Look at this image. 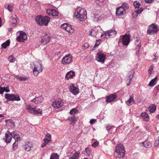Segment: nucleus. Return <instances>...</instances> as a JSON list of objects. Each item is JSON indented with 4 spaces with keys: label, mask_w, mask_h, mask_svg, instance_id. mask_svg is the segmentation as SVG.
Listing matches in <instances>:
<instances>
[{
    "label": "nucleus",
    "mask_w": 159,
    "mask_h": 159,
    "mask_svg": "<svg viewBox=\"0 0 159 159\" xmlns=\"http://www.w3.org/2000/svg\"><path fill=\"white\" fill-rule=\"evenodd\" d=\"M50 18L48 16H42L38 15L35 18V20L38 25H41L47 26L50 20Z\"/></svg>",
    "instance_id": "f257e3e1"
},
{
    "label": "nucleus",
    "mask_w": 159,
    "mask_h": 159,
    "mask_svg": "<svg viewBox=\"0 0 159 159\" xmlns=\"http://www.w3.org/2000/svg\"><path fill=\"white\" fill-rule=\"evenodd\" d=\"M74 13V16L80 20L83 21L86 18V11H75Z\"/></svg>",
    "instance_id": "f03ea898"
},
{
    "label": "nucleus",
    "mask_w": 159,
    "mask_h": 159,
    "mask_svg": "<svg viewBox=\"0 0 159 159\" xmlns=\"http://www.w3.org/2000/svg\"><path fill=\"white\" fill-rule=\"evenodd\" d=\"M159 30V28L155 24H152L148 26L147 33L150 35L155 34Z\"/></svg>",
    "instance_id": "7ed1b4c3"
},
{
    "label": "nucleus",
    "mask_w": 159,
    "mask_h": 159,
    "mask_svg": "<svg viewBox=\"0 0 159 159\" xmlns=\"http://www.w3.org/2000/svg\"><path fill=\"white\" fill-rule=\"evenodd\" d=\"M42 65L40 62H36L34 66L33 70L34 75L37 76L39 73L43 71Z\"/></svg>",
    "instance_id": "20e7f679"
},
{
    "label": "nucleus",
    "mask_w": 159,
    "mask_h": 159,
    "mask_svg": "<svg viewBox=\"0 0 159 159\" xmlns=\"http://www.w3.org/2000/svg\"><path fill=\"white\" fill-rule=\"evenodd\" d=\"M115 152L118 154V157L120 158H122L125 156V150L122 145H117L116 147Z\"/></svg>",
    "instance_id": "39448f33"
},
{
    "label": "nucleus",
    "mask_w": 159,
    "mask_h": 159,
    "mask_svg": "<svg viewBox=\"0 0 159 159\" xmlns=\"http://www.w3.org/2000/svg\"><path fill=\"white\" fill-rule=\"evenodd\" d=\"M36 106L33 107L30 105H28L26 107V109L28 110V112L31 113H33L34 114H41L42 111L40 109L37 110L36 109Z\"/></svg>",
    "instance_id": "423d86ee"
},
{
    "label": "nucleus",
    "mask_w": 159,
    "mask_h": 159,
    "mask_svg": "<svg viewBox=\"0 0 159 159\" xmlns=\"http://www.w3.org/2000/svg\"><path fill=\"white\" fill-rule=\"evenodd\" d=\"M72 56L70 54L65 55L62 59L61 63L64 65H67L71 63L72 61Z\"/></svg>",
    "instance_id": "0eeeda50"
},
{
    "label": "nucleus",
    "mask_w": 159,
    "mask_h": 159,
    "mask_svg": "<svg viewBox=\"0 0 159 159\" xmlns=\"http://www.w3.org/2000/svg\"><path fill=\"white\" fill-rule=\"evenodd\" d=\"M5 98L8 101H19L20 100L19 96L17 94L15 95V94H9L8 93H6L5 95Z\"/></svg>",
    "instance_id": "6e6552de"
},
{
    "label": "nucleus",
    "mask_w": 159,
    "mask_h": 159,
    "mask_svg": "<svg viewBox=\"0 0 159 159\" xmlns=\"http://www.w3.org/2000/svg\"><path fill=\"white\" fill-rule=\"evenodd\" d=\"M130 36L129 35L125 34L120 36V40L124 45H127L130 42Z\"/></svg>",
    "instance_id": "1a4fd4ad"
},
{
    "label": "nucleus",
    "mask_w": 159,
    "mask_h": 159,
    "mask_svg": "<svg viewBox=\"0 0 159 159\" xmlns=\"http://www.w3.org/2000/svg\"><path fill=\"white\" fill-rule=\"evenodd\" d=\"M106 58V55L101 52H98L96 54V59L102 63H104Z\"/></svg>",
    "instance_id": "9d476101"
},
{
    "label": "nucleus",
    "mask_w": 159,
    "mask_h": 159,
    "mask_svg": "<svg viewBox=\"0 0 159 159\" xmlns=\"http://www.w3.org/2000/svg\"><path fill=\"white\" fill-rule=\"evenodd\" d=\"M27 36L26 33L23 31L20 32V35L16 38L17 40L20 42H24L25 40L27 39Z\"/></svg>",
    "instance_id": "9b49d317"
},
{
    "label": "nucleus",
    "mask_w": 159,
    "mask_h": 159,
    "mask_svg": "<svg viewBox=\"0 0 159 159\" xmlns=\"http://www.w3.org/2000/svg\"><path fill=\"white\" fill-rule=\"evenodd\" d=\"M51 39V37L47 34H45L42 38L41 42L43 44H46L49 43Z\"/></svg>",
    "instance_id": "f8f14e48"
},
{
    "label": "nucleus",
    "mask_w": 159,
    "mask_h": 159,
    "mask_svg": "<svg viewBox=\"0 0 159 159\" xmlns=\"http://www.w3.org/2000/svg\"><path fill=\"white\" fill-rule=\"evenodd\" d=\"M69 89L71 93L74 95H77L79 93V89L75 86L74 84H71L69 86Z\"/></svg>",
    "instance_id": "ddd939ff"
},
{
    "label": "nucleus",
    "mask_w": 159,
    "mask_h": 159,
    "mask_svg": "<svg viewBox=\"0 0 159 159\" xmlns=\"http://www.w3.org/2000/svg\"><path fill=\"white\" fill-rule=\"evenodd\" d=\"M63 104L62 101L60 99L57 100L52 103L53 107L55 108H59L61 107Z\"/></svg>",
    "instance_id": "4468645a"
},
{
    "label": "nucleus",
    "mask_w": 159,
    "mask_h": 159,
    "mask_svg": "<svg viewBox=\"0 0 159 159\" xmlns=\"http://www.w3.org/2000/svg\"><path fill=\"white\" fill-rule=\"evenodd\" d=\"M117 98V96L115 93L111 94L110 95L106 97V102H110L116 99Z\"/></svg>",
    "instance_id": "2eb2a0df"
},
{
    "label": "nucleus",
    "mask_w": 159,
    "mask_h": 159,
    "mask_svg": "<svg viewBox=\"0 0 159 159\" xmlns=\"http://www.w3.org/2000/svg\"><path fill=\"white\" fill-rule=\"evenodd\" d=\"M75 76V72L72 70H70L65 75V79L66 80H68L70 79L73 78Z\"/></svg>",
    "instance_id": "dca6fc26"
},
{
    "label": "nucleus",
    "mask_w": 159,
    "mask_h": 159,
    "mask_svg": "<svg viewBox=\"0 0 159 159\" xmlns=\"http://www.w3.org/2000/svg\"><path fill=\"white\" fill-rule=\"evenodd\" d=\"M43 100V97L42 96H40L38 97H36L33 99L31 100V101L37 104L41 103Z\"/></svg>",
    "instance_id": "f3484780"
},
{
    "label": "nucleus",
    "mask_w": 159,
    "mask_h": 159,
    "mask_svg": "<svg viewBox=\"0 0 159 159\" xmlns=\"http://www.w3.org/2000/svg\"><path fill=\"white\" fill-rule=\"evenodd\" d=\"M79 153H78L76 151H74L70 153L69 155V159H77L79 158Z\"/></svg>",
    "instance_id": "a211bd4d"
},
{
    "label": "nucleus",
    "mask_w": 159,
    "mask_h": 159,
    "mask_svg": "<svg viewBox=\"0 0 159 159\" xmlns=\"http://www.w3.org/2000/svg\"><path fill=\"white\" fill-rule=\"evenodd\" d=\"M134 71L133 70H132L129 73L128 79L127 80V82H129L127 84V86H129L130 85V82H131L132 79L133 78L134 74Z\"/></svg>",
    "instance_id": "6ab92c4d"
},
{
    "label": "nucleus",
    "mask_w": 159,
    "mask_h": 159,
    "mask_svg": "<svg viewBox=\"0 0 159 159\" xmlns=\"http://www.w3.org/2000/svg\"><path fill=\"white\" fill-rule=\"evenodd\" d=\"M46 12L49 16H57L59 13L57 11H46Z\"/></svg>",
    "instance_id": "aec40b11"
},
{
    "label": "nucleus",
    "mask_w": 159,
    "mask_h": 159,
    "mask_svg": "<svg viewBox=\"0 0 159 159\" xmlns=\"http://www.w3.org/2000/svg\"><path fill=\"white\" fill-rule=\"evenodd\" d=\"M134 96L131 95L129 99L126 101L125 103L127 105L130 106L134 103Z\"/></svg>",
    "instance_id": "412c9836"
},
{
    "label": "nucleus",
    "mask_w": 159,
    "mask_h": 159,
    "mask_svg": "<svg viewBox=\"0 0 159 159\" xmlns=\"http://www.w3.org/2000/svg\"><path fill=\"white\" fill-rule=\"evenodd\" d=\"M141 116L144 121H148L149 120V116L146 112H142L141 114Z\"/></svg>",
    "instance_id": "4be33fe9"
},
{
    "label": "nucleus",
    "mask_w": 159,
    "mask_h": 159,
    "mask_svg": "<svg viewBox=\"0 0 159 159\" xmlns=\"http://www.w3.org/2000/svg\"><path fill=\"white\" fill-rule=\"evenodd\" d=\"M116 34V31L114 30H110L107 31V35L109 36L114 37Z\"/></svg>",
    "instance_id": "5701e85b"
},
{
    "label": "nucleus",
    "mask_w": 159,
    "mask_h": 159,
    "mask_svg": "<svg viewBox=\"0 0 159 159\" xmlns=\"http://www.w3.org/2000/svg\"><path fill=\"white\" fill-rule=\"evenodd\" d=\"M51 137V135L47 133L46 134L45 138L44 139V142L48 143L50 141Z\"/></svg>",
    "instance_id": "b1692460"
},
{
    "label": "nucleus",
    "mask_w": 159,
    "mask_h": 159,
    "mask_svg": "<svg viewBox=\"0 0 159 159\" xmlns=\"http://www.w3.org/2000/svg\"><path fill=\"white\" fill-rule=\"evenodd\" d=\"M23 147L26 151L29 152L32 146L30 143H28L27 144L25 143Z\"/></svg>",
    "instance_id": "393cba45"
},
{
    "label": "nucleus",
    "mask_w": 159,
    "mask_h": 159,
    "mask_svg": "<svg viewBox=\"0 0 159 159\" xmlns=\"http://www.w3.org/2000/svg\"><path fill=\"white\" fill-rule=\"evenodd\" d=\"M65 30L71 34L73 33L74 30L72 29L71 26L68 24Z\"/></svg>",
    "instance_id": "a878e982"
},
{
    "label": "nucleus",
    "mask_w": 159,
    "mask_h": 159,
    "mask_svg": "<svg viewBox=\"0 0 159 159\" xmlns=\"http://www.w3.org/2000/svg\"><path fill=\"white\" fill-rule=\"evenodd\" d=\"M157 77L156 76L154 79H152L149 82L148 85L151 87H153L155 85L156 83V80Z\"/></svg>",
    "instance_id": "bb28decb"
},
{
    "label": "nucleus",
    "mask_w": 159,
    "mask_h": 159,
    "mask_svg": "<svg viewBox=\"0 0 159 159\" xmlns=\"http://www.w3.org/2000/svg\"><path fill=\"white\" fill-rule=\"evenodd\" d=\"M143 11H134L132 12V17L133 18H136L137 17L138 15L142 12Z\"/></svg>",
    "instance_id": "cd10ccee"
},
{
    "label": "nucleus",
    "mask_w": 159,
    "mask_h": 159,
    "mask_svg": "<svg viewBox=\"0 0 159 159\" xmlns=\"http://www.w3.org/2000/svg\"><path fill=\"white\" fill-rule=\"evenodd\" d=\"M12 137L7 134H5V141L7 143H9Z\"/></svg>",
    "instance_id": "c85d7f7f"
},
{
    "label": "nucleus",
    "mask_w": 159,
    "mask_h": 159,
    "mask_svg": "<svg viewBox=\"0 0 159 159\" xmlns=\"http://www.w3.org/2000/svg\"><path fill=\"white\" fill-rule=\"evenodd\" d=\"M156 106L154 104H152L149 107V110L150 112L153 113L154 112L156 109Z\"/></svg>",
    "instance_id": "c756f323"
},
{
    "label": "nucleus",
    "mask_w": 159,
    "mask_h": 159,
    "mask_svg": "<svg viewBox=\"0 0 159 159\" xmlns=\"http://www.w3.org/2000/svg\"><path fill=\"white\" fill-rule=\"evenodd\" d=\"M143 146L146 148H148L151 146V143L149 142L145 141L143 143Z\"/></svg>",
    "instance_id": "7c9ffc66"
},
{
    "label": "nucleus",
    "mask_w": 159,
    "mask_h": 159,
    "mask_svg": "<svg viewBox=\"0 0 159 159\" xmlns=\"http://www.w3.org/2000/svg\"><path fill=\"white\" fill-rule=\"evenodd\" d=\"M78 113V110L75 108L71 109L69 112L70 114L71 115H74L75 114H77Z\"/></svg>",
    "instance_id": "2f4dec72"
},
{
    "label": "nucleus",
    "mask_w": 159,
    "mask_h": 159,
    "mask_svg": "<svg viewBox=\"0 0 159 159\" xmlns=\"http://www.w3.org/2000/svg\"><path fill=\"white\" fill-rule=\"evenodd\" d=\"M121 7V9H123V10H127L129 9L128 4L125 2L123 3Z\"/></svg>",
    "instance_id": "473e14b6"
},
{
    "label": "nucleus",
    "mask_w": 159,
    "mask_h": 159,
    "mask_svg": "<svg viewBox=\"0 0 159 159\" xmlns=\"http://www.w3.org/2000/svg\"><path fill=\"white\" fill-rule=\"evenodd\" d=\"M10 43V41L9 39L7 40L5 43H3L2 44V46L4 48H6L7 47L9 46Z\"/></svg>",
    "instance_id": "72a5a7b5"
},
{
    "label": "nucleus",
    "mask_w": 159,
    "mask_h": 159,
    "mask_svg": "<svg viewBox=\"0 0 159 159\" xmlns=\"http://www.w3.org/2000/svg\"><path fill=\"white\" fill-rule=\"evenodd\" d=\"M69 120H70L71 121V124H73L74 125L75 123V121H76L77 118L74 116L69 117L68 118Z\"/></svg>",
    "instance_id": "f704fd0d"
},
{
    "label": "nucleus",
    "mask_w": 159,
    "mask_h": 159,
    "mask_svg": "<svg viewBox=\"0 0 159 159\" xmlns=\"http://www.w3.org/2000/svg\"><path fill=\"white\" fill-rule=\"evenodd\" d=\"M128 56V52L127 50H123L121 54L122 57L123 58H125L127 57Z\"/></svg>",
    "instance_id": "c9c22d12"
},
{
    "label": "nucleus",
    "mask_w": 159,
    "mask_h": 159,
    "mask_svg": "<svg viewBox=\"0 0 159 159\" xmlns=\"http://www.w3.org/2000/svg\"><path fill=\"white\" fill-rule=\"evenodd\" d=\"M125 11H116V16H119L121 15L125 14Z\"/></svg>",
    "instance_id": "e433bc0d"
},
{
    "label": "nucleus",
    "mask_w": 159,
    "mask_h": 159,
    "mask_svg": "<svg viewBox=\"0 0 159 159\" xmlns=\"http://www.w3.org/2000/svg\"><path fill=\"white\" fill-rule=\"evenodd\" d=\"M104 2V0H96V3L98 6H102L103 5Z\"/></svg>",
    "instance_id": "4c0bfd02"
},
{
    "label": "nucleus",
    "mask_w": 159,
    "mask_h": 159,
    "mask_svg": "<svg viewBox=\"0 0 159 159\" xmlns=\"http://www.w3.org/2000/svg\"><path fill=\"white\" fill-rule=\"evenodd\" d=\"M10 134V135L11 136V137H13L15 139H16V137L18 136V134L15 131H13L11 133H10L8 132Z\"/></svg>",
    "instance_id": "58836bf2"
},
{
    "label": "nucleus",
    "mask_w": 159,
    "mask_h": 159,
    "mask_svg": "<svg viewBox=\"0 0 159 159\" xmlns=\"http://www.w3.org/2000/svg\"><path fill=\"white\" fill-rule=\"evenodd\" d=\"M97 34V32L93 30H92L90 31L89 35L95 37Z\"/></svg>",
    "instance_id": "ea45409f"
},
{
    "label": "nucleus",
    "mask_w": 159,
    "mask_h": 159,
    "mask_svg": "<svg viewBox=\"0 0 159 159\" xmlns=\"http://www.w3.org/2000/svg\"><path fill=\"white\" fill-rule=\"evenodd\" d=\"M59 156L57 153H55L51 155L50 159H59Z\"/></svg>",
    "instance_id": "a19ab883"
},
{
    "label": "nucleus",
    "mask_w": 159,
    "mask_h": 159,
    "mask_svg": "<svg viewBox=\"0 0 159 159\" xmlns=\"http://www.w3.org/2000/svg\"><path fill=\"white\" fill-rule=\"evenodd\" d=\"M16 78L19 80L20 81H25L27 80L28 79L25 77H23L22 76L20 77L18 76L16 77Z\"/></svg>",
    "instance_id": "79ce46f5"
},
{
    "label": "nucleus",
    "mask_w": 159,
    "mask_h": 159,
    "mask_svg": "<svg viewBox=\"0 0 159 159\" xmlns=\"http://www.w3.org/2000/svg\"><path fill=\"white\" fill-rule=\"evenodd\" d=\"M18 144V141L16 140L13 144L12 149L13 150H15L17 148Z\"/></svg>",
    "instance_id": "37998d69"
},
{
    "label": "nucleus",
    "mask_w": 159,
    "mask_h": 159,
    "mask_svg": "<svg viewBox=\"0 0 159 159\" xmlns=\"http://www.w3.org/2000/svg\"><path fill=\"white\" fill-rule=\"evenodd\" d=\"M91 150L88 148H86L85 149V152L86 154V155H88V156H90L91 154Z\"/></svg>",
    "instance_id": "c03bdc74"
},
{
    "label": "nucleus",
    "mask_w": 159,
    "mask_h": 159,
    "mask_svg": "<svg viewBox=\"0 0 159 159\" xmlns=\"http://www.w3.org/2000/svg\"><path fill=\"white\" fill-rule=\"evenodd\" d=\"M134 6L136 8H138L140 6V3L137 1H135L134 3Z\"/></svg>",
    "instance_id": "a18cd8bd"
},
{
    "label": "nucleus",
    "mask_w": 159,
    "mask_h": 159,
    "mask_svg": "<svg viewBox=\"0 0 159 159\" xmlns=\"http://www.w3.org/2000/svg\"><path fill=\"white\" fill-rule=\"evenodd\" d=\"M92 17L94 18L95 21H98V20L99 16L98 15L95 14H93Z\"/></svg>",
    "instance_id": "49530a36"
},
{
    "label": "nucleus",
    "mask_w": 159,
    "mask_h": 159,
    "mask_svg": "<svg viewBox=\"0 0 159 159\" xmlns=\"http://www.w3.org/2000/svg\"><path fill=\"white\" fill-rule=\"evenodd\" d=\"M8 60L11 62H14L16 59L12 55H11L8 57Z\"/></svg>",
    "instance_id": "de8ad7c7"
},
{
    "label": "nucleus",
    "mask_w": 159,
    "mask_h": 159,
    "mask_svg": "<svg viewBox=\"0 0 159 159\" xmlns=\"http://www.w3.org/2000/svg\"><path fill=\"white\" fill-rule=\"evenodd\" d=\"M153 70V67L152 66H150L148 70V73L150 76L152 74Z\"/></svg>",
    "instance_id": "09e8293b"
},
{
    "label": "nucleus",
    "mask_w": 159,
    "mask_h": 159,
    "mask_svg": "<svg viewBox=\"0 0 159 159\" xmlns=\"http://www.w3.org/2000/svg\"><path fill=\"white\" fill-rule=\"evenodd\" d=\"M68 25V24L67 23H64L61 25V28L66 30V28L67 26Z\"/></svg>",
    "instance_id": "8fccbe9b"
},
{
    "label": "nucleus",
    "mask_w": 159,
    "mask_h": 159,
    "mask_svg": "<svg viewBox=\"0 0 159 159\" xmlns=\"http://www.w3.org/2000/svg\"><path fill=\"white\" fill-rule=\"evenodd\" d=\"M3 89L4 90V92L5 91L6 92H8L10 91V90L9 89L8 86H7L6 87H3Z\"/></svg>",
    "instance_id": "3c124183"
},
{
    "label": "nucleus",
    "mask_w": 159,
    "mask_h": 159,
    "mask_svg": "<svg viewBox=\"0 0 159 159\" xmlns=\"http://www.w3.org/2000/svg\"><path fill=\"white\" fill-rule=\"evenodd\" d=\"M13 9V5L12 4H10L8 6V10H12Z\"/></svg>",
    "instance_id": "603ef678"
},
{
    "label": "nucleus",
    "mask_w": 159,
    "mask_h": 159,
    "mask_svg": "<svg viewBox=\"0 0 159 159\" xmlns=\"http://www.w3.org/2000/svg\"><path fill=\"white\" fill-rule=\"evenodd\" d=\"M101 41V40L99 39L97 41L95 45V46L96 47H98L99 45L100 44V42Z\"/></svg>",
    "instance_id": "864d4df0"
},
{
    "label": "nucleus",
    "mask_w": 159,
    "mask_h": 159,
    "mask_svg": "<svg viewBox=\"0 0 159 159\" xmlns=\"http://www.w3.org/2000/svg\"><path fill=\"white\" fill-rule=\"evenodd\" d=\"M99 144V142L98 141H96L93 143L92 144V146L94 148L97 146Z\"/></svg>",
    "instance_id": "5fc2aeb1"
},
{
    "label": "nucleus",
    "mask_w": 159,
    "mask_h": 159,
    "mask_svg": "<svg viewBox=\"0 0 159 159\" xmlns=\"http://www.w3.org/2000/svg\"><path fill=\"white\" fill-rule=\"evenodd\" d=\"M135 44L138 47L139 49H140V48L141 46V42H135Z\"/></svg>",
    "instance_id": "6e6d98bb"
},
{
    "label": "nucleus",
    "mask_w": 159,
    "mask_h": 159,
    "mask_svg": "<svg viewBox=\"0 0 159 159\" xmlns=\"http://www.w3.org/2000/svg\"><path fill=\"white\" fill-rule=\"evenodd\" d=\"M112 127L110 125L108 124L106 126L107 129L108 131H109L112 128Z\"/></svg>",
    "instance_id": "4d7b16f0"
},
{
    "label": "nucleus",
    "mask_w": 159,
    "mask_h": 159,
    "mask_svg": "<svg viewBox=\"0 0 159 159\" xmlns=\"http://www.w3.org/2000/svg\"><path fill=\"white\" fill-rule=\"evenodd\" d=\"M96 121V120L95 119H92L90 120V123L92 124L95 123Z\"/></svg>",
    "instance_id": "13d9d810"
},
{
    "label": "nucleus",
    "mask_w": 159,
    "mask_h": 159,
    "mask_svg": "<svg viewBox=\"0 0 159 159\" xmlns=\"http://www.w3.org/2000/svg\"><path fill=\"white\" fill-rule=\"evenodd\" d=\"M18 19L17 18L15 17V18L13 19V21L12 23V24L14 25L16 24L17 23V21Z\"/></svg>",
    "instance_id": "bf43d9fd"
},
{
    "label": "nucleus",
    "mask_w": 159,
    "mask_h": 159,
    "mask_svg": "<svg viewBox=\"0 0 159 159\" xmlns=\"http://www.w3.org/2000/svg\"><path fill=\"white\" fill-rule=\"evenodd\" d=\"M7 121L10 122L11 125H13V126L15 125V123L14 121H11L10 120H5L6 122H7Z\"/></svg>",
    "instance_id": "052dcab7"
},
{
    "label": "nucleus",
    "mask_w": 159,
    "mask_h": 159,
    "mask_svg": "<svg viewBox=\"0 0 159 159\" xmlns=\"http://www.w3.org/2000/svg\"><path fill=\"white\" fill-rule=\"evenodd\" d=\"M144 1L146 2L150 3L153 2L154 0H144Z\"/></svg>",
    "instance_id": "680f3d73"
},
{
    "label": "nucleus",
    "mask_w": 159,
    "mask_h": 159,
    "mask_svg": "<svg viewBox=\"0 0 159 159\" xmlns=\"http://www.w3.org/2000/svg\"><path fill=\"white\" fill-rule=\"evenodd\" d=\"M4 92V90L3 89V88L2 87H0V94H2Z\"/></svg>",
    "instance_id": "e2e57ef3"
},
{
    "label": "nucleus",
    "mask_w": 159,
    "mask_h": 159,
    "mask_svg": "<svg viewBox=\"0 0 159 159\" xmlns=\"http://www.w3.org/2000/svg\"><path fill=\"white\" fill-rule=\"evenodd\" d=\"M107 35V32L106 33L104 34H102L101 36V37L102 38V39L106 37V35Z\"/></svg>",
    "instance_id": "0e129e2a"
},
{
    "label": "nucleus",
    "mask_w": 159,
    "mask_h": 159,
    "mask_svg": "<svg viewBox=\"0 0 159 159\" xmlns=\"http://www.w3.org/2000/svg\"><path fill=\"white\" fill-rule=\"evenodd\" d=\"M16 139H17L16 140L18 141L21 140V138L20 137H19L18 135V136L16 137Z\"/></svg>",
    "instance_id": "69168bd1"
},
{
    "label": "nucleus",
    "mask_w": 159,
    "mask_h": 159,
    "mask_svg": "<svg viewBox=\"0 0 159 159\" xmlns=\"http://www.w3.org/2000/svg\"><path fill=\"white\" fill-rule=\"evenodd\" d=\"M141 42L140 40H139V37H136V39H135V42Z\"/></svg>",
    "instance_id": "338daca9"
},
{
    "label": "nucleus",
    "mask_w": 159,
    "mask_h": 159,
    "mask_svg": "<svg viewBox=\"0 0 159 159\" xmlns=\"http://www.w3.org/2000/svg\"><path fill=\"white\" fill-rule=\"evenodd\" d=\"M47 144L48 143H47L44 142V143L41 145V146L42 147H45Z\"/></svg>",
    "instance_id": "774afa93"
}]
</instances>
